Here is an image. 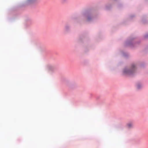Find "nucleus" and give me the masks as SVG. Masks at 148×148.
<instances>
[{
    "instance_id": "obj_4",
    "label": "nucleus",
    "mask_w": 148,
    "mask_h": 148,
    "mask_svg": "<svg viewBox=\"0 0 148 148\" xmlns=\"http://www.w3.org/2000/svg\"><path fill=\"white\" fill-rule=\"evenodd\" d=\"M137 88L138 89L140 88V85H138V86H137Z\"/></svg>"
},
{
    "instance_id": "obj_2",
    "label": "nucleus",
    "mask_w": 148,
    "mask_h": 148,
    "mask_svg": "<svg viewBox=\"0 0 148 148\" xmlns=\"http://www.w3.org/2000/svg\"><path fill=\"white\" fill-rule=\"evenodd\" d=\"M133 124L131 123H129L127 124V126L129 128H130L132 127Z\"/></svg>"
},
{
    "instance_id": "obj_1",
    "label": "nucleus",
    "mask_w": 148,
    "mask_h": 148,
    "mask_svg": "<svg viewBox=\"0 0 148 148\" xmlns=\"http://www.w3.org/2000/svg\"><path fill=\"white\" fill-rule=\"evenodd\" d=\"M124 72L125 73L131 74L133 72L132 71L128 70L126 69H125L124 71Z\"/></svg>"
},
{
    "instance_id": "obj_3",
    "label": "nucleus",
    "mask_w": 148,
    "mask_h": 148,
    "mask_svg": "<svg viewBox=\"0 0 148 148\" xmlns=\"http://www.w3.org/2000/svg\"><path fill=\"white\" fill-rule=\"evenodd\" d=\"M135 65H134V64L132 65V70H133V71H134L135 69Z\"/></svg>"
}]
</instances>
